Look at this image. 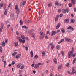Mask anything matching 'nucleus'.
<instances>
[{
  "mask_svg": "<svg viewBox=\"0 0 76 76\" xmlns=\"http://www.w3.org/2000/svg\"><path fill=\"white\" fill-rule=\"evenodd\" d=\"M74 50V48L73 47L72 48V50H71V55H72L73 57H75L76 55V53L73 54V53H74V51H73Z\"/></svg>",
  "mask_w": 76,
  "mask_h": 76,
  "instance_id": "1",
  "label": "nucleus"
},
{
  "mask_svg": "<svg viewBox=\"0 0 76 76\" xmlns=\"http://www.w3.org/2000/svg\"><path fill=\"white\" fill-rule=\"evenodd\" d=\"M40 35H42V36L40 37V39H43L44 37H45V34H44L43 32H41L40 33Z\"/></svg>",
  "mask_w": 76,
  "mask_h": 76,
  "instance_id": "2",
  "label": "nucleus"
},
{
  "mask_svg": "<svg viewBox=\"0 0 76 76\" xmlns=\"http://www.w3.org/2000/svg\"><path fill=\"white\" fill-rule=\"evenodd\" d=\"M65 40L66 41H67V42H72V40L67 37L65 38Z\"/></svg>",
  "mask_w": 76,
  "mask_h": 76,
  "instance_id": "3",
  "label": "nucleus"
},
{
  "mask_svg": "<svg viewBox=\"0 0 76 76\" xmlns=\"http://www.w3.org/2000/svg\"><path fill=\"white\" fill-rule=\"evenodd\" d=\"M14 45L16 48L18 47H19V44H18V42H15L14 43Z\"/></svg>",
  "mask_w": 76,
  "mask_h": 76,
  "instance_id": "4",
  "label": "nucleus"
},
{
  "mask_svg": "<svg viewBox=\"0 0 76 76\" xmlns=\"http://www.w3.org/2000/svg\"><path fill=\"white\" fill-rule=\"evenodd\" d=\"M58 18H59V15H56L55 18V22H57L58 20Z\"/></svg>",
  "mask_w": 76,
  "mask_h": 76,
  "instance_id": "5",
  "label": "nucleus"
},
{
  "mask_svg": "<svg viewBox=\"0 0 76 76\" xmlns=\"http://www.w3.org/2000/svg\"><path fill=\"white\" fill-rule=\"evenodd\" d=\"M64 22L65 23H68L69 22V19H66L64 20Z\"/></svg>",
  "mask_w": 76,
  "mask_h": 76,
  "instance_id": "6",
  "label": "nucleus"
},
{
  "mask_svg": "<svg viewBox=\"0 0 76 76\" xmlns=\"http://www.w3.org/2000/svg\"><path fill=\"white\" fill-rule=\"evenodd\" d=\"M19 42H20L21 43H22V42H23V43H25V40L23 39L22 40V39H19Z\"/></svg>",
  "mask_w": 76,
  "mask_h": 76,
  "instance_id": "7",
  "label": "nucleus"
},
{
  "mask_svg": "<svg viewBox=\"0 0 76 76\" xmlns=\"http://www.w3.org/2000/svg\"><path fill=\"white\" fill-rule=\"evenodd\" d=\"M68 58H70L71 57V52L69 51L68 53Z\"/></svg>",
  "mask_w": 76,
  "mask_h": 76,
  "instance_id": "8",
  "label": "nucleus"
},
{
  "mask_svg": "<svg viewBox=\"0 0 76 76\" xmlns=\"http://www.w3.org/2000/svg\"><path fill=\"white\" fill-rule=\"evenodd\" d=\"M6 6V4L5 3H0V7H2L3 6Z\"/></svg>",
  "mask_w": 76,
  "mask_h": 76,
  "instance_id": "9",
  "label": "nucleus"
},
{
  "mask_svg": "<svg viewBox=\"0 0 76 76\" xmlns=\"http://www.w3.org/2000/svg\"><path fill=\"white\" fill-rule=\"evenodd\" d=\"M60 27V23H58L56 27V29H58Z\"/></svg>",
  "mask_w": 76,
  "mask_h": 76,
  "instance_id": "10",
  "label": "nucleus"
},
{
  "mask_svg": "<svg viewBox=\"0 0 76 76\" xmlns=\"http://www.w3.org/2000/svg\"><path fill=\"white\" fill-rule=\"evenodd\" d=\"M72 29V31H74V28H73L71 26H69V27L67 28L68 29Z\"/></svg>",
  "mask_w": 76,
  "mask_h": 76,
  "instance_id": "11",
  "label": "nucleus"
},
{
  "mask_svg": "<svg viewBox=\"0 0 76 76\" xmlns=\"http://www.w3.org/2000/svg\"><path fill=\"white\" fill-rule=\"evenodd\" d=\"M20 56H21V54H18L16 56V58H20Z\"/></svg>",
  "mask_w": 76,
  "mask_h": 76,
  "instance_id": "12",
  "label": "nucleus"
},
{
  "mask_svg": "<svg viewBox=\"0 0 76 76\" xmlns=\"http://www.w3.org/2000/svg\"><path fill=\"white\" fill-rule=\"evenodd\" d=\"M56 31H53L52 32L51 36H53V35H54L56 34Z\"/></svg>",
  "mask_w": 76,
  "mask_h": 76,
  "instance_id": "13",
  "label": "nucleus"
},
{
  "mask_svg": "<svg viewBox=\"0 0 76 76\" xmlns=\"http://www.w3.org/2000/svg\"><path fill=\"white\" fill-rule=\"evenodd\" d=\"M21 66H22V64L20 63H19L17 65V67L18 68H20L21 67Z\"/></svg>",
  "mask_w": 76,
  "mask_h": 76,
  "instance_id": "14",
  "label": "nucleus"
},
{
  "mask_svg": "<svg viewBox=\"0 0 76 76\" xmlns=\"http://www.w3.org/2000/svg\"><path fill=\"white\" fill-rule=\"evenodd\" d=\"M30 54L31 57H34V52H33V51H31Z\"/></svg>",
  "mask_w": 76,
  "mask_h": 76,
  "instance_id": "15",
  "label": "nucleus"
},
{
  "mask_svg": "<svg viewBox=\"0 0 76 76\" xmlns=\"http://www.w3.org/2000/svg\"><path fill=\"white\" fill-rule=\"evenodd\" d=\"M31 37L32 38H35V34L34 33H32L31 35Z\"/></svg>",
  "mask_w": 76,
  "mask_h": 76,
  "instance_id": "16",
  "label": "nucleus"
},
{
  "mask_svg": "<svg viewBox=\"0 0 76 76\" xmlns=\"http://www.w3.org/2000/svg\"><path fill=\"white\" fill-rule=\"evenodd\" d=\"M71 1H72V4H73V5H74L75 4V0H71Z\"/></svg>",
  "mask_w": 76,
  "mask_h": 76,
  "instance_id": "17",
  "label": "nucleus"
},
{
  "mask_svg": "<svg viewBox=\"0 0 76 76\" xmlns=\"http://www.w3.org/2000/svg\"><path fill=\"white\" fill-rule=\"evenodd\" d=\"M62 12H63V13L66 14V10H65V9H62Z\"/></svg>",
  "mask_w": 76,
  "mask_h": 76,
  "instance_id": "18",
  "label": "nucleus"
},
{
  "mask_svg": "<svg viewBox=\"0 0 76 76\" xmlns=\"http://www.w3.org/2000/svg\"><path fill=\"white\" fill-rule=\"evenodd\" d=\"M53 61L55 64H57V60H56V58H54L53 59Z\"/></svg>",
  "mask_w": 76,
  "mask_h": 76,
  "instance_id": "19",
  "label": "nucleus"
},
{
  "mask_svg": "<svg viewBox=\"0 0 76 76\" xmlns=\"http://www.w3.org/2000/svg\"><path fill=\"white\" fill-rule=\"evenodd\" d=\"M38 55H36L35 57H34V60H35V59H37L38 58Z\"/></svg>",
  "mask_w": 76,
  "mask_h": 76,
  "instance_id": "20",
  "label": "nucleus"
},
{
  "mask_svg": "<svg viewBox=\"0 0 76 76\" xmlns=\"http://www.w3.org/2000/svg\"><path fill=\"white\" fill-rule=\"evenodd\" d=\"M21 38L23 39H24L25 40V36L24 35H22L21 36Z\"/></svg>",
  "mask_w": 76,
  "mask_h": 76,
  "instance_id": "21",
  "label": "nucleus"
},
{
  "mask_svg": "<svg viewBox=\"0 0 76 76\" xmlns=\"http://www.w3.org/2000/svg\"><path fill=\"white\" fill-rule=\"evenodd\" d=\"M22 28H25V29H28V27H26V26H22Z\"/></svg>",
  "mask_w": 76,
  "mask_h": 76,
  "instance_id": "22",
  "label": "nucleus"
},
{
  "mask_svg": "<svg viewBox=\"0 0 76 76\" xmlns=\"http://www.w3.org/2000/svg\"><path fill=\"white\" fill-rule=\"evenodd\" d=\"M31 22V20H26L25 21V22L26 23H30Z\"/></svg>",
  "mask_w": 76,
  "mask_h": 76,
  "instance_id": "23",
  "label": "nucleus"
},
{
  "mask_svg": "<svg viewBox=\"0 0 76 76\" xmlns=\"http://www.w3.org/2000/svg\"><path fill=\"white\" fill-rule=\"evenodd\" d=\"M61 31H62V33H63V34H64V33H65V30L64 28H61Z\"/></svg>",
  "mask_w": 76,
  "mask_h": 76,
  "instance_id": "24",
  "label": "nucleus"
},
{
  "mask_svg": "<svg viewBox=\"0 0 76 76\" xmlns=\"http://www.w3.org/2000/svg\"><path fill=\"white\" fill-rule=\"evenodd\" d=\"M16 13L18 15H19V13L20 12V11H19V9L18 10H16Z\"/></svg>",
  "mask_w": 76,
  "mask_h": 76,
  "instance_id": "25",
  "label": "nucleus"
},
{
  "mask_svg": "<svg viewBox=\"0 0 76 76\" xmlns=\"http://www.w3.org/2000/svg\"><path fill=\"white\" fill-rule=\"evenodd\" d=\"M71 22L72 23H74L75 22V20L73 19H71Z\"/></svg>",
  "mask_w": 76,
  "mask_h": 76,
  "instance_id": "26",
  "label": "nucleus"
},
{
  "mask_svg": "<svg viewBox=\"0 0 76 76\" xmlns=\"http://www.w3.org/2000/svg\"><path fill=\"white\" fill-rule=\"evenodd\" d=\"M45 52L43 51L42 53V56L43 57H45Z\"/></svg>",
  "mask_w": 76,
  "mask_h": 76,
  "instance_id": "27",
  "label": "nucleus"
},
{
  "mask_svg": "<svg viewBox=\"0 0 76 76\" xmlns=\"http://www.w3.org/2000/svg\"><path fill=\"white\" fill-rule=\"evenodd\" d=\"M15 10H18V9H18V5H16L15 6Z\"/></svg>",
  "mask_w": 76,
  "mask_h": 76,
  "instance_id": "28",
  "label": "nucleus"
},
{
  "mask_svg": "<svg viewBox=\"0 0 76 76\" xmlns=\"http://www.w3.org/2000/svg\"><path fill=\"white\" fill-rule=\"evenodd\" d=\"M64 39H61V40L58 43V44H60V43H61V42H63V41H64Z\"/></svg>",
  "mask_w": 76,
  "mask_h": 76,
  "instance_id": "29",
  "label": "nucleus"
},
{
  "mask_svg": "<svg viewBox=\"0 0 76 76\" xmlns=\"http://www.w3.org/2000/svg\"><path fill=\"white\" fill-rule=\"evenodd\" d=\"M20 23L21 25H22L23 24V21L22 20H20Z\"/></svg>",
  "mask_w": 76,
  "mask_h": 76,
  "instance_id": "30",
  "label": "nucleus"
},
{
  "mask_svg": "<svg viewBox=\"0 0 76 76\" xmlns=\"http://www.w3.org/2000/svg\"><path fill=\"white\" fill-rule=\"evenodd\" d=\"M56 48L58 50H59L60 48V45H58L56 46Z\"/></svg>",
  "mask_w": 76,
  "mask_h": 76,
  "instance_id": "31",
  "label": "nucleus"
},
{
  "mask_svg": "<svg viewBox=\"0 0 76 76\" xmlns=\"http://www.w3.org/2000/svg\"><path fill=\"white\" fill-rule=\"evenodd\" d=\"M5 42H4V41H3L2 42V47H5Z\"/></svg>",
  "mask_w": 76,
  "mask_h": 76,
  "instance_id": "32",
  "label": "nucleus"
},
{
  "mask_svg": "<svg viewBox=\"0 0 76 76\" xmlns=\"http://www.w3.org/2000/svg\"><path fill=\"white\" fill-rule=\"evenodd\" d=\"M3 26H4V25L3 23H1V27L2 29H3Z\"/></svg>",
  "mask_w": 76,
  "mask_h": 76,
  "instance_id": "33",
  "label": "nucleus"
},
{
  "mask_svg": "<svg viewBox=\"0 0 76 76\" xmlns=\"http://www.w3.org/2000/svg\"><path fill=\"white\" fill-rule=\"evenodd\" d=\"M66 12L67 13H69V9L68 8H66Z\"/></svg>",
  "mask_w": 76,
  "mask_h": 76,
  "instance_id": "34",
  "label": "nucleus"
},
{
  "mask_svg": "<svg viewBox=\"0 0 76 76\" xmlns=\"http://www.w3.org/2000/svg\"><path fill=\"white\" fill-rule=\"evenodd\" d=\"M61 66H62V65H59L58 66V69H60L61 67Z\"/></svg>",
  "mask_w": 76,
  "mask_h": 76,
  "instance_id": "35",
  "label": "nucleus"
},
{
  "mask_svg": "<svg viewBox=\"0 0 76 76\" xmlns=\"http://www.w3.org/2000/svg\"><path fill=\"white\" fill-rule=\"evenodd\" d=\"M55 5H56V6H60V4L58 3V2H55Z\"/></svg>",
  "mask_w": 76,
  "mask_h": 76,
  "instance_id": "36",
  "label": "nucleus"
},
{
  "mask_svg": "<svg viewBox=\"0 0 76 76\" xmlns=\"http://www.w3.org/2000/svg\"><path fill=\"white\" fill-rule=\"evenodd\" d=\"M17 54V52H14L12 54L13 56H15V55H16V54Z\"/></svg>",
  "mask_w": 76,
  "mask_h": 76,
  "instance_id": "37",
  "label": "nucleus"
},
{
  "mask_svg": "<svg viewBox=\"0 0 76 76\" xmlns=\"http://www.w3.org/2000/svg\"><path fill=\"white\" fill-rule=\"evenodd\" d=\"M39 67L38 65L37 64H36L35 65L34 68L35 69H37V67Z\"/></svg>",
  "mask_w": 76,
  "mask_h": 76,
  "instance_id": "38",
  "label": "nucleus"
},
{
  "mask_svg": "<svg viewBox=\"0 0 76 76\" xmlns=\"http://www.w3.org/2000/svg\"><path fill=\"white\" fill-rule=\"evenodd\" d=\"M12 64L13 66H14L15 65V62L14 61H12Z\"/></svg>",
  "mask_w": 76,
  "mask_h": 76,
  "instance_id": "39",
  "label": "nucleus"
},
{
  "mask_svg": "<svg viewBox=\"0 0 76 76\" xmlns=\"http://www.w3.org/2000/svg\"><path fill=\"white\" fill-rule=\"evenodd\" d=\"M76 61V58H74L73 61V64H75V61Z\"/></svg>",
  "mask_w": 76,
  "mask_h": 76,
  "instance_id": "40",
  "label": "nucleus"
},
{
  "mask_svg": "<svg viewBox=\"0 0 76 76\" xmlns=\"http://www.w3.org/2000/svg\"><path fill=\"white\" fill-rule=\"evenodd\" d=\"M48 7H50V6H52V4H48Z\"/></svg>",
  "mask_w": 76,
  "mask_h": 76,
  "instance_id": "41",
  "label": "nucleus"
},
{
  "mask_svg": "<svg viewBox=\"0 0 76 76\" xmlns=\"http://www.w3.org/2000/svg\"><path fill=\"white\" fill-rule=\"evenodd\" d=\"M65 66H66V67H69V63L66 64Z\"/></svg>",
  "mask_w": 76,
  "mask_h": 76,
  "instance_id": "42",
  "label": "nucleus"
},
{
  "mask_svg": "<svg viewBox=\"0 0 76 76\" xmlns=\"http://www.w3.org/2000/svg\"><path fill=\"white\" fill-rule=\"evenodd\" d=\"M0 52H2V46H1L0 47Z\"/></svg>",
  "mask_w": 76,
  "mask_h": 76,
  "instance_id": "43",
  "label": "nucleus"
},
{
  "mask_svg": "<svg viewBox=\"0 0 76 76\" xmlns=\"http://www.w3.org/2000/svg\"><path fill=\"white\" fill-rule=\"evenodd\" d=\"M61 53L62 54V56H64V54L63 51H61Z\"/></svg>",
  "mask_w": 76,
  "mask_h": 76,
  "instance_id": "44",
  "label": "nucleus"
},
{
  "mask_svg": "<svg viewBox=\"0 0 76 76\" xmlns=\"http://www.w3.org/2000/svg\"><path fill=\"white\" fill-rule=\"evenodd\" d=\"M5 43L7 44V42H8V39H5Z\"/></svg>",
  "mask_w": 76,
  "mask_h": 76,
  "instance_id": "45",
  "label": "nucleus"
},
{
  "mask_svg": "<svg viewBox=\"0 0 76 76\" xmlns=\"http://www.w3.org/2000/svg\"><path fill=\"white\" fill-rule=\"evenodd\" d=\"M26 4V1H23V5L24 6L25 4Z\"/></svg>",
  "mask_w": 76,
  "mask_h": 76,
  "instance_id": "46",
  "label": "nucleus"
},
{
  "mask_svg": "<svg viewBox=\"0 0 76 76\" xmlns=\"http://www.w3.org/2000/svg\"><path fill=\"white\" fill-rule=\"evenodd\" d=\"M25 50H26V51H28V48L27 47H25Z\"/></svg>",
  "mask_w": 76,
  "mask_h": 76,
  "instance_id": "47",
  "label": "nucleus"
},
{
  "mask_svg": "<svg viewBox=\"0 0 76 76\" xmlns=\"http://www.w3.org/2000/svg\"><path fill=\"white\" fill-rule=\"evenodd\" d=\"M40 19H41V17L40 16L38 17L37 18V19L38 20H40Z\"/></svg>",
  "mask_w": 76,
  "mask_h": 76,
  "instance_id": "48",
  "label": "nucleus"
},
{
  "mask_svg": "<svg viewBox=\"0 0 76 76\" xmlns=\"http://www.w3.org/2000/svg\"><path fill=\"white\" fill-rule=\"evenodd\" d=\"M63 14H61L59 15V17L60 18H61V17H63Z\"/></svg>",
  "mask_w": 76,
  "mask_h": 76,
  "instance_id": "49",
  "label": "nucleus"
},
{
  "mask_svg": "<svg viewBox=\"0 0 76 76\" xmlns=\"http://www.w3.org/2000/svg\"><path fill=\"white\" fill-rule=\"evenodd\" d=\"M54 45H52L51 46V49H52V50H53V49H54Z\"/></svg>",
  "mask_w": 76,
  "mask_h": 76,
  "instance_id": "50",
  "label": "nucleus"
},
{
  "mask_svg": "<svg viewBox=\"0 0 76 76\" xmlns=\"http://www.w3.org/2000/svg\"><path fill=\"white\" fill-rule=\"evenodd\" d=\"M24 67H25V66H22L20 68L21 69H23L24 68Z\"/></svg>",
  "mask_w": 76,
  "mask_h": 76,
  "instance_id": "51",
  "label": "nucleus"
},
{
  "mask_svg": "<svg viewBox=\"0 0 76 76\" xmlns=\"http://www.w3.org/2000/svg\"><path fill=\"white\" fill-rule=\"evenodd\" d=\"M3 28H0V32H2V31H3Z\"/></svg>",
  "mask_w": 76,
  "mask_h": 76,
  "instance_id": "52",
  "label": "nucleus"
},
{
  "mask_svg": "<svg viewBox=\"0 0 76 76\" xmlns=\"http://www.w3.org/2000/svg\"><path fill=\"white\" fill-rule=\"evenodd\" d=\"M61 12V9L58 10V13H60Z\"/></svg>",
  "mask_w": 76,
  "mask_h": 76,
  "instance_id": "53",
  "label": "nucleus"
},
{
  "mask_svg": "<svg viewBox=\"0 0 76 76\" xmlns=\"http://www.w3.org/2000/svg\"><path fill=\"white\" fill-rule=\"evenodd\" d=\"M74 71H75V69H74V68H72V72H74Z\"/></svg>",
  "mask_w": 76,
  "mask_h": 76,
  "instance_id": "54",
  "label": "nucleus"
},
{
  "mask_svg": "<svg viewBox=\"0 0 76 76\" xmlns=\"http://www.w3.org/2000/svg\"><path fill=\"white\" fill-rule=\"evenodd\" d=\"M47 34H49V35H50V31H47Z\"/></svg>",
  "mask_w": 76,
  "mask_h": 76,
  "instance_id": "55",
  "label": "nucleus"
},
{
  "mask_svg": "<svg viewBox=\"0 0 76 76\" xmlns=\"http://www.w3.org/2000/svg\"><path fill=\"white\" fill-rule=\"evenodd\" d=\"M10 6H11V3H10L9 4V5L8 6V8H10Z\"/></svg>",
  "mask_w": 76,
  "mask_h": 76,
  "instance_id": "56",
  "label": "nucleus"
},
{
  "mask_svg": "<svg viewBox=\"0 0 76 76\" xmlns=\"http://www.w3.org/2000/svg\"><path fill=\"white\" fill-rule=\"evenodd\" d=\"M69 7H72V4L69 3Z\"/></svg>",
  "mask_w": 76,
  "mask_h": 76,
  "instance_id": "57",
  "label": "nucleus"
},
{
  "mask_svg": "<svg viewBox=\"0 0 76 76\" xmlns=\"http://www.w3.org/2000/svg\"><path fill=\"white\" fill-rule=\"evenodd\" d=\"M38 66H39V65H41V63H39L37 64Z\"/></svg>",
  "mask_w": 76,
  "mask_h": 76,
  "instance_id": "58",
  "label": "nucleus"
},
{
  "mask_svg": "<svg viewBox=\"0 0 76 76\" xmlns=\"http://www.w3.org/2000/svg\"><path fill=\"white\" fill-rule=\"evenodd\" d=\"M17 38H18V39L19 40V39H21V38H20V37H17Z\"/></svg>",
  "mask_w": 76,
  "mask_h": 76,
  "instance_id": "59",
  "label": "nucleus"
},
{
  "mask_svg": "<svg viewBox=\"0 0 76 76\" xmlns=\"http://www.w3.org/2000/svg\"><path fill=\"white\" fill-rule=\"evenodd\" d=\"M10 27V25L8 24L7 26V28H9Z\"/></svg>",
  "mask_w": 76,
  "mask_h": 76,
  "instance_id": "60",
  "label": "nucleus"
},
{
  "mask_svg": "<svg viewBox=\"0 0 76 76\" xmlns=\"http://www.w3.org/2000/svg\"><path fill=\"white\" fill-rule=\"evenodd\" d=\"M41 13L42 14V13H44V11H43V10H41Z\"/></svg>",
  "mask_w": 76,
  "mask_h": 76,
  "instance_id": "61",
  "label": "nucleus"
},
{
  "mask_svg": "<svg viewBox=\"0 0 76 76\" xmlns=\"http://www.w3.org/2000/svg\"><path fill=\"white\" fill-rule=\"evenodd\" d=\"M4 15H7V12L6 11H5L4 12Z\"/></svg>",
  "mask_w": 76,
  "mask_h": 76,
  "instance_id": "62",
  "label": "nucleus"
},
{
  "mask_svg": "<svg viewBox=\"0 0 76 76\" xmlns=\"http://www.w3.org/2000/svg\"><path fill=\"white\" fill-rule=\"evenodd\" d=\"M20 6H22V5H23V3L22 2L20 4Z\"/></svg>",
  "mask_w": 76,
  "mask_h": 76,
  "instance_id": "63",
  "label": "nucleus"
},
{
  "mask_svg": "<svg viewBox=\"0 0 76 76\" xmlns=\"http://www.w3.org/2000/svg\"><path fill=\"white\" fill-rule=\"evenodd\" d=\"M45 38L46 39H48V36H47V35H46Z\"/></svg>",
  "mask_w": 76,
  "mask_h": 76,
  "instance_id": "64",
  "label": "nucleus"
}]
</instances>
